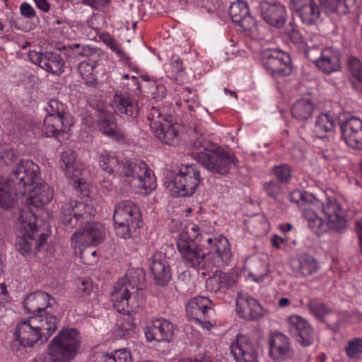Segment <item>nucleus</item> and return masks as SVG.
Wrapping results in <instances>:
<instances>
[{"label": "nucleus", "instance_id": "nucleus-1", "mask_svg": "<svg viewBox=\"0 0 362 362\" xmlns=\"http://www.w3.org/2000/svg\"><path fill=\"white\" fill-rule=\"evenodd\" d=\"M95 214L93 206L83 202L72 201L62 206L60 216L62 223L71 229L81 226V229L76 231L71 238L74 248L83 245H97L103 240V226L98 222H92Z\"/></svg>", "mask_w": 362, "mask_h": 362}, {"label": "nucleus", "instance_id": "nucleus-2", "mask_svg": "<svg viewBox=\"0 0 362 362\" xmlns=\"http://www.w3.org/2000/svg\"><path fill=\"white\" fill-rule=\"evenodd\" d=\"M140 279L136 272H129L124 279L119 280L112 292L111 300L114 308L124 316L122 317L120 328L123 334L135 329L134 317L130 315L139 307L138 295Z\"/></svg>", "mask_w": 362, "mask_h": 362}, {"label": "nucleus", "instance_id": "nucleus-3", "mask_svg": "<svg viewBox=\"0 0 362 362\" xmlns=\"http://www.w3.org/2000/svg\"><path fill=\"white\" fill-rule=\"evenodd\" d=\"M98 162L102 170L109 175L116 173L129 180L136 179L138 185L148 192L156 187L153 172L141 160H125L119 163L115 153L103 150L98 153Z\"/></svg>", "mask_w": 362, "mask_h": 362}, {"label": "nucleus", "instance_id": "nucleus-4", "mask_svg": "<svg viewBox=\"0 0 362 362\" xmlns=\"http://www.w3.org/2000/svg\"><path fill=\"white\" fill-rule=\"evenodd\" d=\"M38 176V165L30 160H22L8 178L0 177V207L10 209L15 206L16 197L24 196L27 188Z\"/></svg>", "mask_w": 362, "mask_h": 362}, {"label": "nucleus", "instance_id": "nucleus-5", "mask_svg": "<svg viewBox=\"0 0 362 362\" xmlns=\"http://www.w3.org/2000/svg\"><path fill=\"white\" fill-rule=\"evenodd\" d=\"M312 206L305 209L304 218L307 221L308 227L317 235L320 236L328 231L342 233L346 230L347 221L345 211L337 200L329 198L319 208L322 211L326 222L319 217Z\"/></svg>", "mask_w": 362, "mask_h": 362}, {"label": "nucleus", "instance_id": "nucleus-6", "mask_svg": "<svg viewBox=\"0 0 362 362\" xmlns=\"http://www.w3.org/2000/svg\"><path fill=\"white\" fill-rule=\"evenodd\" d=\"M199 226L193 222L186 221L181 228L177 240V247L182 261L187 268L196 270L207 269L206 252L198 244L202 240Z\"/></svg>", "mask_w": 362, "mask_h": 362}, {"label": "nucleus", "instance_id": "nucleus-7", "mask_svg": "<svg viewBox=\"0 0 362 362\" xmlns=\"http://www.w3.org/2000/svg\"><path fill=\"white\" fill-rule=\"evenodd\" d=\"M36 217L31 211L23 210L19 216L18 233L16 240V250L23 256L36 255L47 240V235L38 233Z\"/></svg>", "mask_w": 362, "mask_h": 362}, {"label": "nucleus", "instance_id": "nucleus-8", "mask_svg": "<svg viewBox=\"0 0 362 362\" xmlns=\"http://www.w3.org/2000/svg\"><path fill=\"white\" fill-rule=\"evenodd\" d=\"M113 221L117 235L124 239L136 236L142 226L139 206L131 200L119 202L115 206Z\"/></svg>", "mask_w": 362, "mask_h": 362}, {"label": "nucleus", "instance_id": "nucleus-9", "mask_svg": "<svg viewBox=\"0 0 362 362\" xmlns=\"http://www.w3.org/2000/svg\"><path fill=\"white\" fill-rule=\"evenodd\" d=\"M47 115L44 119L42 132L46 136L57 138L69 130L73 119L65 104L57 99L49 100L45 108Z\"/></svg>", "mask_w": 362, "mask_h": 362}, {"label": "nucleus", "instance_id": "nucleus-10", "mask_svg": "<svg viewBox=\"0 0 362 362\" xmlns=\"http://www.w3.org/2000/svg\"><path fill=\"white\" fill-rule=\"evenodd\" d=\"M78 332L74 328L63 329L49 345V354L52 362H69L80 347Z\"/></svg>", "mask_w": 362, "mask_h": 362}, {"label": "nucleus", "instance_id": "nucleus-11", "mask_svg": "<svg viewBox=\"0 0 362 362\" xmlns=\"http://www.w3.org/2000/svg\"><path fill=\"white\" fill-rule=\"evenodd\" d=\"M195 160L206 170L214 174L226 175L233 166L238 165L235 154L221 147L212 148L210 151L195 153Z\"/></svg>", "mask_w": 362, "mask_h": 362}, {"label": "nucleus", "instance_id": "nucleus-12", "mask_svg": "<svg viewBox=\"0 0 362 362\" xmlns=\"http://www.w3.org/2000/svg\"><path fill=\"white\" fill-rule=\"evenodd\" d=\"M201 239L206 243L207 269L210 267H224L229 264L232 252L228 238L222 235L216 237L205 235L201 236Z\"/></svg>", "mask_w": 362, "mask_h": 362}, {"label": "nucleus", "instance_id": "nucleus-13", "mask_svg": "<svg viewBox=\"0 0 362 362\" xmlns=\"http://www.w3.org/2000/svg\"><path fill=\"white\" fill-rule=\"evenodd\" d=\"M201 180L200 172L195 164L182 165L169 185L173 186L172 190L175 195L189 197L195 192Z\"/></svg>", "mask_w": 362, "mask_h": 362}, {"label": "nucleus", "instance_id": "nucleus-14", "mask_svg": "<svg viewBox=\"0 0 362 362\" xmlns=\"http://www.w3.org/2000/svg\"><path fill=\"white\" fill-rule=\"evenodd\" d=\"M261 62L274 77H283L292 72L291 59L288 54L279 49H264L261 53Z\"/></svg>", "mask_w": 362, "mask_h": 362}, {"label": "nucleus", "instance_id": "nucleus-15", "mask_svg": "<svg viewBox=\"0 0 362 362\" xmlns=\"http://www.w3.org/2000/svg\"><path fill=\"white\" fill-rule=\"evenodd\" d=\"M211 305L212 302L209 298L198 296L189 300L186 305V313L197 325L209 330L215 324L213 319L214 310Z\"/></svg>", "mask_w": 362, "mask_h": 362}, {"label": "nucleus", "instance_id": "nucleus-16", "mask_svg": "<svg viewBox=\"0 0 362 362\" xmlns=\"http://www.w3.org/2000/svg\"><path fill=\"white\" fill-rule=\"evenodd\" d=\"M288 329L296 341L302 346L312 345L315 340V331L310 323L298 315L288 318Z\"/></svg>", "mask_w": 362, "mask_h": 362}, {"label": "nucleus", "instance_id": "nucleus-17", "mask_svg": "<svg viewBox=\"0 0 362 362\" xmlns=\"http://www.w3.org/2000/svg\"><path fill=\"white\" fill-rule=\"evenodd\" d=\"M230 350L236 362H258L256 345L246 335L237 334L230 344Z\"/></svg>", "mask_w": 362, "mask_h": 362}, {"label": "nucleus", "instance_id": "nucleus-18", "mask_svg": "<svg viewBox=\"0 0 362 362\" xmlns=\"http://www.w3.org/2000/svg\"><path fill=\"white\" fill-rule=\"evenodd\" d=\"M176 330V326L163 317L153 318L145 328L148 341H170Z\"/></svg>", "mask_w": 362, "mask_h": 362}, {"label": "nucleus", "instance_id": "nucleus-19", "mask_svg": "<svg viewBox=\"0 0 362 362\" xmlns=\"http://www.w3.org/2000/svg\"><path fill=\"white\" fill-rule=\"evenodd\" d=\"M258 10L262 19L269 25L276 28H282L287 19L286 9L282 4L269 1H262Z\"/></svg>", "mask_w": 362, "mask_h": 362}, {"label": "nucleus", "instance_id": "nucleus-20", "mask_svg": "<svg viewBox=\"0 0 362 362\" xmlns=\"http://www.w3.org/2000/svg\"><path fill=\"white\" fill-rule=\"evenodd\" d=\"M30 62L38 65L46 71L59 76L64 72V61L61 56L52 52H37L30 51L28 54Z\"/></svg>", "mask_w": 362, "mask_h": 362}, {"label": "nucleus", "instance_id": "nucleus-21", "mask_svg": "<svg viewBox=\"0 0 362 362\" xmlns=\"http://www.w3.org/2000/svg\"><path fill=\"white\" fill-rule=\"evenodd\" d=\"M341 137L346 144L354 149H362V120L351 117L340 122Z\"/></svg>", "mask_w": 362, "mask_h": 362}, {"label": "nucleus", "instance_id": "nucleus-22", "mask_svg": "<svg viewBox=\"0 0 362 362\" xmlns=\"http://www.w3.org/2000/svg\"><path fill=\"white\" fill-rule=\"evenodd\" d=\"M54 304V298L42 291L30 293L23 300V307L26 313L31 315L47 313Z\"/></svg>", "mask_w": 362, "mask_h": 362}, {"label": "nucleus", "instance_id": "nucleus-23", "mask_svg": "<svg viewBox=\"0 0 362 362\" xmlns=\"http://www.w3.org/2000/svg\"><path fill=\"white\" fill-rule=\"evenodd\" d=\"M236 313L240 317L247 321L258 320L264 315V310L259 301L243 294L237 297Z\"/></svg>", "mask_w": 362, "mask_h": 362}, {"label": "nucleus", "instance_id": "nucleus-24", "mask_svg": "<svg viewBox=\"0 0 362 362\" xmlns=\"http://www.w3.org/2000/svg\"><path fill=\"white\" fill-rule=\"evenodd\" d=\"M16 341L23 347H32L35 344L40 341L42 344L43 337L35 326L33 325V321L29 317L27 320L20 321L15 329Z\"/></svg>", "mask_w": 362, "mask_h": 362}, {"label": "nucleus", "instance_id": "nucleus-25", "mask_svg": "<svg viewBox=\"0 0 362 362\" xmlns=\"http://www.w3.org/2000/svg\"><path fill=\"white\" fill-rule=\"evenodd\" d=\"M229 14L232 21L243 30L254 33L257 29L256 21L251 16L247 1L238 0L231 4Z\"/></svg>", "mask_w": 362, "mask_h": 362}, {"label": "nucleus", "instance_id": "nucleus-26", "mask_svg": "<svg viewBox=\"0 0 362 362\" xmlns=\"http://www.w3.org/2000/svg\"><path fill=\"white\" fill-rule=\"evenodd\" d=\"M97 117V125L103 134L118 142L124 141L126 136L118 129L115 118L110 112L98 109Z\"/></svg>", "mask_w": 362, "mask_h": 362}, {"label": "nucleus", "instance_id": "nucleus-27", "mask_svg": "<svg viewBox=\"0 0 362 362\" xmlns=\"http://www.w3.org/2000/svg\"><path fill=\"white\" fill-rule=\"evenodd\" d=\"M269 356L276 362H282L291 356L289 339L281 332L271 335L268 340Z\"/></svg>", "mask_w": 362, "mask_h": 362}, {"label": "nucleus", "instance_id": "nucleus-28", "mask_svg": "<svg viewBox=\"0 0 362 362\" xmlns=\"http://www.w3.org/2000/svg\"><path fill=\"white\" fill-rule=\"evenodd\" d=\"M322 72L329 75L341 69L340 52L338 49L332 47L323 48L321 57L316 66Z\"/></svg>", "mask_w": 362, "mask_h": 362}, {"label": "nucleus", "instance_id": "nucleus-29", "mask_svg": "<svg viewBox=\"0 0 362 362\" xmlns=\"http://www.w3.org/2000/svg\"><path fill=\"white\" fill-rule=\"evenodd\" d=\"M30 317L33 321V325L42 334L44 341H47L57 329L59 319L50 311L40 315H30Z\"/></svg>", "mask_w": 362, "mask_h": 362}, {"label": "nucleus", "instance_id": "nucleus-30", "mask_svg": "<svg viewBox=\"0 0 362 362\" xmlns=\"http://www.w3.org/2000/svg\"><path fill=\"white\" fill-rule=\"evenodd\" d=\"M141 82L139 81L138 78L132 77V82L136 86V90L144 92L151 96L156 101H159L165 96V87L158 83L157 81L151 78L148 75L141 76Z\"/></svg>", "mask_w": 362, "mask_h": 362}, {"label": "nucleus", "instance_id": "nucleus-31", "mask_svg": "<svg viewBox=\"0 0 362 362\" xmlns=\"http://www.w3.org/2000/svg\"><path fill=\"white\" fill-rule=\"evenodd\" d=\"M35 179V182L27 188V192L30 193L28 199V204L37 208L47 204L52 200L54 190L46 183L37 184L31 189L32 185L38 180Z\"/></svg>", "mask_w": 362, "mask_h": 362}, {"label": "nucleus", "instance_id": "nucleus-32", "mask_svg": "<svg viewBox=\"0 0 362 362\" xmlns=\"http://www.w3.org/2000/svg\"><path fill=\"white\" fill-rule=\"evenodd\" d=\"M148 266L157 285L165 286L170 280L169 265L160 254L153 255L148 260Z\"/></svg>", "mask_w": 362, "mask_h": 362}, {"label": "nucleus", "instance_id": "nucleus-33", "mask_svg": "<svg viewBox=\"0 0 362 362\" xmlns=\"http://www.w3.org/2000/svg\"><path fill=\"white\" fill-rule=\"evenodd\" d=\"M114 103L116 111L132 118L139 115V107L138 101L127 93H115Z\"/></svg>", "mask_w": 362, "mask_h": 362}, {"label": "nucleus", "instance_id": "nucleus-34", "mask_svg": "<svg viewBox=\"0 0 362 362\" xmlns=\"http://www.w3.org/2000/svg\"><path fill=\"white\" fill-rule=\"evenodd\" d=\"M236 283V278L233 273L216 272L214 274L208 279L206 287L212 292L225 293L232 288Z\"/></svg>", "mask_w": 362, "mask_h": 362}, {"label": "nucleus", "instance_id": "nucleus-35", "mask_svg": "<svg viewBox=\"0 0 362 362\" xmlns=\"http://www.w3.org/2000/svg\"><path fill=\"white\" fill-rule=\"evenodd\" d=\"M291 267L295 272L303 276H310L318 270L317 261L307 254H303L293 258L291 261Z\"/></svg>", "mask_w": 362, "mask_h": 362}, {"label": "nucleus", "instance_id": "nucleus-36", "mask_svg": "<svg viewBox=\"0 0 362 362\" xmlns=\"http://www.w3.org/2000/svg\"><path fill=\"white\" fill-rule=\"evenodd\" d=\"M357 0H319L327 14L346 15L355 7Z\"/></svg>", "mask_w": 362, "mask_h": 362}, {"label": "nucleus", "instance_id": "nucleus-37", "mask_svg": "<svg viewBox=\"0 0 362 362\" xmlns=\"http://www.w3.org/2000/svg\"><path fill=\"white\" fill-rule=\"evenodd\" d=\"M296 13L307 25L316 23L320 17V9L316 2H303L296 8Z\"/></svg>", "mask_w": 362, "mask_h": 362}, {"label": "nucleus", "instance_id": "nucleus-38", "mask_svg": "<svg viewBox=\"0 0 362 362\" xmlns=\"http://www.w3.org/2000/svg\"><path fill=\"white\" fill-rule=\"evenodd\" d=\"M64 49L68 53H71L78 60L81 58H86L88 60L98 61L101 57L100 49L79 43L71 44L67 47H64Z\"/></svg>", "mask_w": 362, "mask_h": 362}, {"label": "nucleus", "instance_id": "nucleus-39", "mask_svg": "<svg viewBox=\"0 0 362 362\" xmlns=\"http://www.w3.org/2000/svg\"><path fill=\"white\" fill-rule=\"evenodd\" d=\"M315 108L314 103L308 98L297 100L291 107L292 116L298 121L304 122L310 119Z\"/></svg>", "mask_w": 362, "mask_h": 362}, {"label": "nucleus", "instance_id": "nucleus-40", "mask_svg": "<svg viewBox=\"0 0 362 362\" xmlns=\"http://www.w3.org/2000/svg\"><path fill=\"white\" fill-rule=\"evenodd\" d=\"M98 61L83 60L78 65V71L80 76L83 79L85 84L91 88L98 87L99 82L94 74V69Z\"/></svg>", "mask_w": 362, "mask_h": 362}, {"label": "nucleus", "instance_id": "nucleus-41", "mask_svg": "<svg viewBox=\"0 0 362 362\" xmlns=\"http://www.w3.org/2000/svg\"><path fill=\"white\" fill-rule=\"evenodd\" d=\"M335 126L334 117L327 113L319 115L315 122L313 132L316 137H325L326 134L332 132Z\"/></svg>", "mask_w": 362, "mask_h": 362}, {"label": "nucleus", "instance_id": "nucleus-42", "mask_svg": "<svg viewBox=\"0 0 362 362\" xmlns=\"http://www.w3.org/2000/svg\"><path fill=\"white\" fill-rule=\"evenodd\" d=\"M155 136L163 144L175 146L179 143L178 130L170 123L164 122V125L153 132Z\"/></svg>", "mask_w": 362, "mask_h": 362}, {"label": "nucleus", "instance_id": "nucleus-43", "mask_svg": "<svg viewBox=\"0 0 362 362\" xmlns=\"http://www.w3.org/2000/svg\"><path fill=\"white\" fill-rule=\"evenodd\" d=\"M76 153L71 150L64 151L61 154V164L65 175L69 177H76L80 173L76 165Z\"/></svg>", "mask_w": 362, "mask_h": 362}, {"label": "nucleus", "instance_id": "nucleus-44", "mask_svg": "<svg viewBox=\"0 0 362 362\" xmlns=\"http://www.w3.org/2000/svg\"><path fill=\"white\" fill-rule=\"evenodd\" d=\"M344 349L350 361L356 362L362 360V338L354 337L349 339Z\"/></svg>", "mask_w": 362, "mask_h": 362}, {"label": "nucleus", "instance_id": "nucleus-45", "mask_svg": "<svg viewBox=\"0 0 362 362\" xmlns=\"http://www.w3.org/2000/svg\"><path fill=\"white\" fill-rule=\"evenodd\" d=\"M169 115H164L160 109L152 107L148 112L147 119L153 132L159 129L164 125V122H169Z\"/></svg>", "mask_w": 362, "mask_h": 362}, {"label": "nucleus", "instance_id": "nucleus-46", "mask_svg": "<svg viewBox=\"0 0 362 362\" xmlns=\"http://www.w3.org/2000/svg\"><path fill=\"white\" fill-rule=\"evenodd\" d=\"M307 306L310 313L317 320H323L325 317L332 312L326 304L317 298L309 299Z\"/></svg>", "mask_w": 362, "mask_h": 362}, {"label": "nucleus", "instance_id": "nucleus-47", "mask_svg": "<svg viewBox=\"0 0 362 362\" xmlns=\"http://www.w3.org/2000/svg\"><path fill=\"white\" fill-rule=\"evenodd\" d=\"M194 135L191 141L192 148L200 151H210L214 146V143L211 142L206 138L202 134L198 132L197 129H194Z\"/></svg>", "mask_w": 362, "mask_h": 362}, {"label": "nucleus", "instance_id": "nucleus-48", "mask_svg": "<svg viewBox=\"0 0 362 362\" xmlns=\"http://www.w3.org/2000/svg\"><path fill=\"white\" fill-rule=\"evenodd\" d=\"M265 193L274 200H281L284 191L282 187L275 181L265 182L263 186Z\"/></svg>", "mask_w": 362, "mask_h": 362}, {"label": "nucleus", "instance_id": "nucleus-49", "mask_svg": "<svg viewBox=\"0 0 362 362\" xmlns=\"http://www.w3.org/2000/svg\"><path fill=\"white\" fill-rule=\"evenodd\" d=\"M272 173L281 183H288L291 177V169L287 164L274 166L272 169Z\"/></svg>", "mask_w": 362, "mask_h": 362}, {"label": "nucleus", "instance_id": "nucleus-50", "mask_svg": "<svg viewBox=\"0 0 362 362\" xmlns=\"http://www.w3.org/2000/svg\"><path fill=\"white\" fill-rule=\"evenodd\" d=\"M348 68L354 78L362 83V62L355 57H351L347 62Z\"/></svg>", "mask_w": 362, "mask_h": 362}, {"label": "nucleus", "instance_id": "nucleus-51", "mask_svg": "<svg viewBox=\"0 0 362 362\" xmlns=\"http://www.w3.org/2000/svg\"><path fill=\"white\" fill-rule=\"evenodd\" d=\"M302 199L300 200V207L303 209V216H304V211L306 208H309L310 206H313V209L315 211L317 208H320L322 206V203L316 199L312 194L308 192H301Z\"/></svg>", "mask_w": 362, "mask_h": 362}, {"label": "nucleus", "instance_id": "nucleus-52", "mask_svg": "<svg viewBox=\"0 0 362 362\" xmlns=\"http://www.w3.org/2000/svg\"><path fill=\"white\" fill-rule=\"evenodd\" d=\"M103 42L113 51L115 52L119 57L122 59L127 61L129 59V57L127 56L125 52L123 51L121 45L117 43L115 39L111 37L110 35H107L106 38L103 40Z\"/></svg>", "mask_w": 362, "mask_h": 362}, {"label": "nucleus", "instance_id": "nucleus-53", "mask_svg": "<svg viewBox=\"0 0 362 362\" xmlns=\"http://www.w3.org/2000/svg\"><path fill=\"white\" fill-rule=\"evenodd\" d=\"M93 290V284L89 280L79 279L77 282L76 293L81 297L88 296Z\"/></svg>", "mask_w": 362, "mask_h": 362}, {"label": "nucleus", "instance_id": "nucleus-54", "mask_svg": "<svg viewBox=\"0 0 362 362\" xmlns=\"http://www.w3.org/2000/svg\"><path fill=\"white\" fill-rule=\"evenodd\" d=\"M115 362H132L133 358L130 351L126 348L115 350L112 353Z\"/></svg>", "mask_w": 362, "mask_h": 362}, {"label": "nucleus", "instance_id": "nucleus-55", "mask_svg": "<svg viewBox=\"0 0 362 362\" xmlns=\"http://www.w3.org/2000/svg\"><path fill=\"white\" fill-rule=\"evenodd\" d=\"M322 49L323 48H320L318 47H309L305 50V54L310 61L313 62L315 66H317V62L320 57H321V52Z\"/></svg>", "mask_w": 362, "mask_h": 362}, {"label": "nucleus", "instance_id": "nucleus-56", "mask_svg": "<svg viewBox=\"0 0 362 362\" xmlns=\"http://www.w3.org/2000/svg\"><path fill=\"white\" fill-rule=\"evenodd\" d=\"M20 13L27 19H33L36 17L35 9L27 2H23L21 4Z\"/></svg>", "mask_w": 362, "mask_h": 362}, {"label": "nucleus", "instance_id": "nucleus-57", "mask_svg": "<svg viewBox=\"0 0 362 362\" xmlns=\"http://www.w3.org/2000/svg\"><path fill=\"white\" fill-rule=\"evenodd\" d=\"M111 0H82L83 4L98 10L100 7L105 6Z\"/></svg>", "mask_w": 362, "mask_h": 362}, {"label": "nucleus", "instance_id": "nucleus-58", "mask_svg": "<svg viewBox=\"0 0 362 362\" xmlns=\"http://www.w3.org/2000/svg\"><path fill=\"white\" fill-rule=\"evenodd\" d=\"M288 35L290 40L294 44L298 45H301L303 44V36L298 30L294 28H291L289 31H288Z\"/></svg>", "mask_w": 362, "mask_h": 362}, {"label": "nucleus", "instance_id": "nucleus-59", "mask_svg": "<svg viewBox=\"0 0 362 362\" xmlns=\"http://www.w3.org/2000/svg\"><path fill=\"white\" fill-rule=\"evenodd\" d=\"M94 357L95 359L93 362H115L112 354L100 352L95 354Z\"/></svg>", "mask_w": 362, "mask_h": 362}, {"label": "nucleus", "instance_id": "nucleus-60", "mask_svg": "<svg viewBox=\"0 0 362 362\" xmlns=\"http://www.w3.org/2000/svg\"><path fill=\"white\" fill-rule=\"evenodd\" d=\"M172 71L175 73H180L184 70L181 59L177 56H173L171 60Z\"/></svg>", "mask_w": 362, "mask_h": 362}, {"label": "nucleus", "instance_id": "nucleus-61", "mask_svg": "<svg viewBox=\"0 0 362 362\" xmlns=\"http://www.w3.org/2000/svg\"><path fill=\"white\" fill-rule=\"evenodd\" d=\"M301 191L294 190L288 195V199L291 203L297 204L300 206V200L302 199Z\"/></svg>", "mask_w": 362, "mask_h": 362}, {"label": "nucleus", "instance_id": "nucleus-62", "mask_svg": "<svg viewBox=\"0 0 362 362\" xmlns=\"http://www.w3.org/2000/svg\"><path fill=\"white\" fill-rule=\"evenodd\" d=\"M37 7L44 12H48L49 10V4L47 0H33Z\"/></svg>", "mask_w": 362, "mask_h": 362}, {"label": "nucleus", "instance_id": "nucleus-63", "mask_svg": "<svg viewBox=\"0 0 362 362\" xmlns=\"http://www.w3.org/2000/svg\"><path fill=\"white\" fill-rule=\"evenodd\" d=\"M14 156V151L8 150L1 152L0 157L4 163H8V160H11Z\"/></svg>", "mask_w": 362, "mask_h": 362}, {"label": "nucleus", "instance_id": "nucleus-64", "mask_svg": "<svg viewBox=\"0 0 362 362\" xmlns=\"http://www.w3.org/2000/svg\"><path fill=\"white\" fill-rule=\"evenodd\" d=\"M285 240L277 235H274L272 239V244L276 248H280L281 244L284 243Z\"/></svg>", "mask_w": 362, "mask_h": 362}]
</instances>
